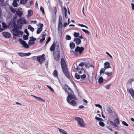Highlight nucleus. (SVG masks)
Wrapping results in <instances>:
<instances>
[{"mask_svg": "<svg viewBox=\"0 0 134 134\" xmlns=\"http://www.w3.org/2000/svg\"><path fill=\"white\" fill-rule=\"evenodd\" d=\"M76 100L77 98L75 95L72 96L71 95H69L68 96H67V102L73 106H75L76 105V102L74 100H72L70 102V100L72 99Z\"/></svg>", "mask_w": 134, "mask_h": 134, "instance_id": "nucleus-1", "label": "nucleus"}, {"mask_svg": "<svg viewBox=\"0 0 134 134\" xmlns=\"http://www.w3.org/2000/svg\"><path fill=\"white\" fill-rule=\"evenodd\" d=\"M44 54H43L41 56H39L38 57L34 56L31 57L32 60H36L38 61L40 64L43 63L45 60V59L44 58Z\"/></svg>", "mask_w": 134, "mask_h": 134, "instance_id": "nucleus-2", "label": "nucleus"}, {"mask_svg": "<svg viewBox=\"0 0 134 134\" xmlns=\"http://www.w3.org/2000/svg\"><path fill=\"white\" fill-rule=\"evenodd\" d=\"M84 48L82 47H80L79 46H77L75 49L74 55H78V52H79L80 54H81L84 50Z\"/></svg>", "mask_w": 134, "mask_h": 134, "instance_id": "nucleus-3", "label": "nucleus"}, {"mask_svg": "<svg viewBox=\"0 0 134 134\" xmlns=\"http://www.w3.org/2000/svg\"><path fill=\"white\" fill-rule=\"evenodd\" d=\"M75 119L77 121L80 127H84L85 126V123L82 119L78 117H75Z\"/></svg>", "mask_w": 134, "mask_h": 134, "instance_id": "nucleus-4", "label": "nucleus"}, {"mask_svg": "<svg viewBox=\"0 0 134 134\" xmlns=\"http://www.w3.org/2000/svg\"><path fill=\"white\" fill-rule=\"evenodd\" d=\"M62 68L64 74L67 78L69 79L70 77L66 66L62 67Z\"/></svg>", "mask_w": 134, "mask_h": 134, "instance_id": "nucleus-5", "label": "nucleus"}, {"mask_svg": "<svg viewBox=\"0 0 134 134\" xmlns=\"http://www.w3.org/2000/svg\"><path fill=\"white\" fill-rule=\"evenodd\" d=\"M19 41L20 43L22 44L23 46L26 48H28L29 47V45L27 44L26 42L25 41L23 40L21 38H19Z\"/></svg>", "mask_w": 134, "mask_h": 134, "instance_id": "nucleus-6", "label": "nucleus"}, {"mask_svg": "<svg viewBox=\"0 0 134 134\" xmlns=\"http://www.w3.org/2000/svg\"><path fill=\"white\" fill-rule=\"evenodd\" d=\"M58 52H53V57L54 59L56 61H58L59 60L60 58V53Z\"/></svg>", "mask_w": 134, "mask_h": 134, "instance_id": "nucleus-7", "label": "nucleus"}, {"mask_svg": "<svg viewBox=\"0 0 134 134\" xmlns=\"http://www.w3.org/2000/svg\"><path fill=\"white\" fill-rule=\"evenodd\" d=\"M17 21L23 25L26 24L28 23L27 21L23 18H20L18 19L17 20Z\"/></svg>", "mask_w": 134, "mask_h": 134, "instance_id": "nucleus-8", "label": "nucleus"}, {"mask_svg": "<svg viewBox=\"0 0 134 134\" xmlns=\"http://www.w3.org/2000/svg\"><path fill=\"white\" fill-rule=\"evenodd\" d=\"M8 25L9 28L12 27L13 26L17 25L16 23V20L11 19Z\"/></svg>", "mask_w": 134, "mask_h": 134, "instance_id": "nucleus-9", "label": "nucleus"}, {"mask_svg": "<svg viewBox=\"0 0 134 134\" xmlns=\"http://www.w3.org/2000/svg\"><path fill=\"white\" fill-rule=\"evenodd\" d=\"M30 40L28 42V44L30 45L33 44L35 43V41L36 40V38L32 36L30 37Z\"/></svg>", "mask_w": 134, "mask_h": 134, "instance_id": "nucleus-10", "label": "nucleus"}, {"mask_svg": "<svg viewBox=\"0 0 134 134\" xmlns=\"http://www.w3.org/2000/svg\"><path fill=\"white\" fill-rule=\"evenodd\" d=\"M2 34L3 36L6 38H9L11 37V34L8 32H3Z\"/></svg>", "mask_w": 134, "mask_h": 134, "instance_id": "nucleus-11", "label": "nucleus"}, {"mask_svg": "<svg viewBox=\"0 0 134 134\" xmlns=\"http://www.w3.org/2000/svg\"><path fill=\"white\" fill-rule=\"evenodd\" d=\"M77 45H79L81 43V41L79 38H75L73 40Z\"/></svg>", "mask_w": 134, "mask_h": 134, "instance_id": "nucleus-12", "label": "nucleus"}, {"mask_svg": "<svg viewBox=\"0 0 134 134\" xmlns=\"http://www.w3.org/2000/svg\"><path fill=\"white\" fill-rule=\"evenodd\" d=\"M31 96H33L34 98H35L36 99H37V100H38L39 101L41 102H45V101L44 100L42 99V98L38 97L36 96H35L33 95H31Z\"/></svg>", "mask_w": 134, "mask_h": 134, "instance_id": "nucleus-13", "label": "nucleus"}, {"mask_svg": "<svg viewBox=\"0 0 134 134\" xmlns=\"http://www.w3.org/2000/svg\"><path fill=\"white\" fill-rule=\"evenodd\" d=\"M61 67L66 66L65 62L64 59L63 58H62L61 59Z\"/></svg>", "mask_w": 134, "mask_h": 134, "instance_id": "nucleus-14", "label": "nucleus"}, {"mask_svg": "<svg viewBox=\"0 0 134 134\" xmlns=\"http://www.w3.org/2000/svg\"><path fill=\"white\" fill-rule=\"evenodd\" d=\"M127 90L129 92L132 97L134 96V91L132 88H130L129 89H128Z\"/></svg>", "mask_w": 134, "mask_h": 134, "instance_id": "nucleus-15", "label": "nucleus"}, {"mask_svg": "<svg viewBox=\"0 0 134 134\" xmlns=\"http://www.w3.org/2000/svg\"><path fill=\"white\" fill-rule=\"evenodd\" d=\"M110 64L108 62H106L104 63V68L105 69H107L109 68H111V67H110Z\"/></svg>", "mask_w": 134, "mask_h": 134, "instance_id": "nucleus-16", "label": "nucleus"}, {"mask_svg": "<svg viewBox=\"0 0 134 134\" xmlns=\"http://www.w3.org/2000/svg\"><path fill=\"white\" fill-rule=\"evenodd\" d=\"M55 42L53 43L50 48V50L51 51H53L55 49Z\"/></svg>", "mask_w": 134, "mask_h": 134, "instance_id": "nucleus-17", "label": "nucleus"}, {"mask_svg": "<svg viewBox=\"0 0 134 134\" xmlns=\"http://www.w3.org/2000/svg\"><path fill=\"white\" fill-rule=\"evenodd\" d=\"M64 90H65V92L66 93L67 92V93L68 94V96L69 95H71L72 96H73V95H74V94L72 91V92L70 91V90H67V89H65Z\"/></svg>", "mask_w": 134, "mask_h": 134, "instance_id": "nucleus-18", "label": "nucleus"}, {"mask_svg": "<svg viewBox=\"0 0 134 134\" xmlns=\"http://www.w3.org/2000/svg\"><path fill=\"white\" fill-rule=\"evenodd\" d=\"M13 28L12 29L13 32L17 33L18 30V28L17 25L13 27Z\"/></svg>", "mask_w": 134, "mask_h": 134, "instance_id": "nucleus-19", "label": "nucleus"}, {"mask_svg": "<svg viewBox=\"0 0 134 134\" xmlns=\"http://www.w3.org/2000/svg\"><path fill=\"white\" fill-rule=\"evenodd\" d=\"M63 88L64 90L67 89V88H68L69 90H70V91L72 93V89L66 84H65L64 85V87Z\"/></svg>", "mask_w": 134, "mask_h": 134, "instance_id": "nucleus-20", "label": "nucleus"}, {"mask_svg": "<svg viewBox=\"0 0 134 134\" xmlns=\"http://www.w3.org/2000/svg\"><path fill=\"white\" fill-rule=\"evenodd\" d=\"M16 14L19 17H20L23 13L21 11H20L19 10H18L16 11Z\"/></svg>", "mask_w": 134, "mask_h": 134, "instance_id": "nucleus-21", "label": "nucleus"}, {"mask_svg": "<svg viewBox=\"0 0 134 134\" xmlns=\"http://www.w3.org/2000/svg\"><path fill=\"white\" fill-rule=\"evenodd\" d=\"M106 109V110L108 113H109L111 115L113 114V111L109 107H107Z\"/></svg>", "mask_w": 134, "mask_h": 134, "instance_id": "nucleus-22", "label": "nucleus"}, {"mask_svg": "<svg viewBox=\"0 0 134 134\" xmlns=\"http://www.w3.org/2000/svg\"><path fill=\"white\" fill-rule=\"evenodd\" d=\"M18 33V34H13L15 36H18L19 35H23V32L21 31L18 30V32H17V33Z\"/></svg>", "mask_w": 134, "mask_h": 134, "instance_id": "nucleus-23", "label": "nucleus"}, {"mask_svg": "<svg viewBox=\"0 0 134 134\" xmlns=\"http://www.w3.org/2000/svg\"><path fill=\"white\" fill-rule=\"evenodd\" d=\"M63 20L62 16L61 15H59V17L58 24L61 25L62 24Z\"/></svg>", "mask_w": 134, "mask_h": 134, "instance_id": "nucleus-24", "label": "nucleus"}, {"mask_svg": "<svg viewBox=\"0 0 134 134\" xmlns=\"http://www.w3.org/2000/svg\"><path fill=\"white\" fill-rule=\"evenodd\" d=\"M114 121L116 124L119 125L120 124L119 120L118 118H116L114 120Z\"/></svg>", "mask_w": 134, "mask_h": 134, "instance_id": "nucleus-25", "label": "nucleus"}, {"mask_svg": "<svg viewBox=\"0 0 134 134\" xmlns=\"http://www.w3.org/2000/svg\"><path fill=\"white\" fill-rule=\"evenodd\" d=\"M75 46V44L73 42L71 43L70 44V47L71 49H74V48Z\"/></svg>", "mask_w": 134, "mask_h": 134, "instance_id": "nucleus-26", "label": "nucleus"}, {"mask_svg": "<svg viewBox=\"0 0 134 134\" xmlns=\"http://www.w3.org/2000/svg\"><path fill=\"white\" fill-rule=\"evenodd\" d=\"M103 79L102 76L100 77L98 79V82L99 84L102 83L103 82Z\"/></svg>", "mask_w": 134, "mask_h": 134, "instance_id": "nucleus-27", "label": "nucleus"}, {"mask_svg": "<svg viewBox=\"0 0 134 134\" xmlns=\"http://www.w3.org/2000/svg\"><path fill=\"white\" fill-rule=\"evenodd\" d=\"M53 75L55 77H58V71L56 70H54L53 73Z\"/></svg>", "mask_w": 134, "mask_h": 134, "instance_id": "nucleus-28", "label": "nucleus"}, {"mask_svg": "<svg viewBox=\"0 0 134 134\" xmlns=\"http://www.w3.org/2000/svg\"><path fill=\"white\" fill-rule=\"evenodd\" d=\"M12 5L13 7H17L18 4L17 3V1H14Z\"/></svg>", "mask_w": 134, "mask_h": 134, "instance_id": "nucleus-29", "label": "nucleus"}, {"mask_svg": "<svg viewBox=\"0 0 134 134\" xmlns=\"http://www.w3.org/2000/svg\"><path fill=\"white\" fill-rule=\"evenodd\" d=\"M17 26L18 27V29H21L22 27V24H21L20 23L17 21Z\"/></svg>", "mask_w": 134, "mask_h": 134, "instance_id": "nucleus-30", "label": "nucleus"}, {"mask_svg": "<svg viewBox=\"0 0 134 134\" xmlns=\"http://www.w3.org/2000/svg\"><path fill=\"white\" fill-rule=\"evenodd\" d=\"M59 132L62 134H68L66 131L63 130L59 129Z\"/></svg>", "mask_w": 134, "mask_h": 134, "instance_id": "nucleus-31", "label": "nucleus"}, {"mask_svg": "<svg viewBox=\"0 0 134 134\" xmlns=\"http://www.w3.org/2000/svg\"><path fill=\"white\" fill-rule=\"evenodd\" d=\"M110 124L112 125L113 126L115 127H118V126L116 125V124H115V122H114L111 121H110Z\"/></svg>", "mask_w": 134, "mask_h": 134, "instance_id": "nucleus-32", "label": "nucleus"}, {"mask_svg": "<svg viewBox=\"0 0 134 134\" xmlns=\"http://www.w3.org/2000/svg\"><path fill=\"white\" fill-rule=\"evenodd\" d=\"M28 0H20V3L22 4H26Z\"/></svg>", "mask_w": 134, "mask_h": 134, "instance_id": "nucleus-33", "label": "nucleus"}, {"mask_svg": "<svg viewBox=\"0 0 134 134\" xmlns=\"http://www.w3.org/2000/svg\"><path fill=\"white\" fill-rule=\"evenodd\" d=\"M75 77L77 79H79L80 78V75L77 73H75Z\"/></svg>", "mask_w": 134, "mask_h": 134, "instance_id": "nucleus-34", "label": "nucleus"}, {"mask_svg": "<svg viewBox=\"0 0 134 134\" xmlns=\"http://www.w3.org/2000/svg\"><path fill=\"white\" fill-rule=\"evenodd\" d=\"M28 29H30L31 31L33 32L34 30V28L30 25H29L28 27Z\"/></svg>", "mask_w": 134, "mask_h": 134, "instance_id": "nucleus-35", "label": "nucleus"}, {"mask_svg": "<svg viewBox=\"0 0 134 134\" xmlns=\"http://www.w3.org/2000/svg\"><path fill=\"white\" fill-rule=\"evenodd\" d=\"M104 74L107 75L108 76H110L112 74V72H111L106 71L105 72Z\"/></svg>", "mask_w": 134, "mask_h": 134, "instance_id": "nucleus-36", "label": "nucleus"}, {"mask_svg": "<svg viewBox=\"0 0 134 134\" xmlns=\"http://www.w3.org/2000/svg\"><path fill=\"white\" fill-rule=\"evenodd\" d=\"M62 25L61 24V25H58V31H60L61 32L62 31Z\"/></svg>", "mask_w": 134, "mask_h": 134, "instance_id": "nucleus-37", "label": "nucleus"}, {"mask_svg": "<svg viewBox=\"0 0 134 134\" xmlns=\"http://www.w3.org/2000/svg\"><path fill=\"white\" fill-rule=\"evenodd\" d=\"M43 29H41V28H38L37 29V34H40L41 32L42 31V30Z\"/></svg>", "mask_w": 134, "mask_h": 134, "instance_id": "nucleus-38", "label": "nucleus"}, {"mask_svg": "<svg viewBox=\"0 0 134 134\" xmlns=\"http://www.w3.org/2000/svg\"><path fill=\"white\" fill-rule=\"evenodd\" d=\"M10 9L11 11L13 13H14L16 11V10L14 8L12 7L10 8Z\"/></svg>", "mask_w": 134, "mask_h": 134, "instance_id": "nucleus-39", "label": "nucleus"}, {"mask_svg": "<svg viewBox=\"0 0 134 134\" xmlns=\"http://www.w3.org/2000/svg\"><path fill=\"white\" fill-rule=\"evenodd\" d=\"M29 35H24L23 36V39L25 40H27L28 39V36Z\"/></svg>", "mask_w": 134, "mask_h": 134, "instance_id": "nucleus-40", "label": "nucleus"}, {"mask_svg": "<svg viewBox=\"0 0 134 134\" xmlns=\"http://www.w3.org/2000/svg\"><path fill=\"white\" fill-rule=\"evenodd\" d=\"M74 35L75 37H78L79 36V33L75 32L74 33Z\"/></svg>", "mask_w": 134, "mask_h": 134, "instance_id": "nucleus-41", "label": "nucleus"}, {"mask_svg": "<svg viewBox=\"0 0 134 134\" xmlns=\"http://www.w3.org/2000/svg\"><path fill=\"white\" fill-rule=\"evenodd\" d=\"M82 30L83 32H85V33L87 34V35H89L90 32L88 30L83 29H82Z\"/></svg>", "mask_w": 134, "mask_h": 134, "instance_id": "nucleus-42", "label": "nucleus"}, {"mask_svg": "<svg viewBox=\"0 0 134 134\" xmlns=\"http://www.w3.org/2000/svg\"><path fill=\"white\" fill-rule=\"evenodd\" d=\"M2 27H3L4 29H6L7 28L8 26L5 23H3Z\"/></svg>", "mask_w": 134, "mask_h": 134, "instance_id": "nucleus-43", "label": "nucleus"}, {"mask_svg": "<svg viewBox=\"0 0 134 134\" xmlns=\"http://www.w3.org/2000/svg\"><path fill=\"white\" fill-rule=\"evenodd\" d=\"M51 40V37L49 36L48 37L47 41H46V43L45 45H46L48 43V42L50 41Z\"/></svg>", "mask_w": 134, "mask_h": 134, "instance_id": "nucleus-44", "label": "nucleus"}, {"mask_svg": "<svg viewBox=\"0 0 134 134\" xmlns=\"http://www.w3.org/2000/svg\"><path fill=\"white\" fill-rule=\"evenodd\" d=\"M105 69L104 68H101V69L100 71V75H101L102 73L104 72L105 71Z\"/></svg>", "mask_w": 134, "mask_h": 134, "instance_id": "nucleus-45", "label": "nucleus"}, {"mask_svg": "<svg viewBox=\"0 0 134 134\" xmlns=\"http://www.w3.org/2000/svg\"><path fill=\"white\" fill-rule=\"evenodd\" d=\"M99 124L100 126L102 127H104L105 125L104 123L102 121H100Z\"/></svg>", "mask_w": 134, "mask_h": 134, "instance_id": "nucleus-46", "label": "nucleus"}, {"mask_svg": "<svg viewBox=\"0 0 134 134\" xmlns=\"http://www.w3.org/2000/svg\"><path fill=\"white\" fill-rule=\"evenodd\" d=\"M95 119L98 121H103V120L101 118L97 117L96 116L95 117Z\"/></svg>", "mask_w": 134, "mask_h": 134, "instance_id": "nucleus-47", "label": "nucleus"}, {"mask_svg": "<svg viewBox=\"0 0 134 134\" xmlns=\"http://www.w3.org/2000/svg\"><path fill=\"white\" fill-rule=\"evenodd\" d=\"M28 14L29 15H31V14L32 13V11L31 9L29 10H28Z\"/></svg>", "mask_w": 134, "mask_h": 134, "instance_id": "nucleus-48", "label": "nucleus"}, {"mask_svg": "<svg viewBox=\"0 0 134 134\" xmlns=\"http://www.w3.org/2000/svg\"><path fill=\"white\" fill-rule=\"evenodd\" d=\"M122 124H123V125L126 126L127 127L129 126L128 124L124 121H122Z\"/></svg>", "mask_w": 134, "mask_h": 134, "instance_id": "nucleus-49", "label": "nucleus"}, {"mask_svg": "<svg viewBox=\"0 0 134 134\" xmlns=\"http://www.w3.org/2000/svg\"><path fill=\"white\" fill-rule=\"evenodd\" d=\"M56 51L55 52H58L60 53V49H59V46L58 45L56 47Z\"/></svg>", "mask_w": 134, "mask_h": 134, "instance_id": "nucleus-50", "label": "nucleus"}, {"mask_svg": "<svg viewBox=\"0 0 134 134\" xmlns=\"http://www.w3.org/2000/svg\"><path fill=\"white\" fill-rule=\"evenodd\" d=\"M71 38V36L69 35H67L66 36V39L67 40H69Z\"/></svg>", "mask_w": 134, "mask_h": 134, "instance_id": "nucleus-51", "label": "nucleus"}, {"mask_svg": "<svg viewBox=\"0 0 134 134\" xmlns=\"http://www.w3.org/2000/svg\"><path fill=\"white\" fill-rule=\"evenodd\" d=\"M40 10L42 12V14H44V12L43 7L41 6L40 8Z\"/></svg>", "mask_w": 134, "mask_h": 134, "instance_id": "nucleus-52", "label": "nucleus"}, {"mask_svg": "<svg viewBox=\"0 0 134 134\" xmlns=\"http://www.w3.org/2000/svg\"><path fill=\"white\" fill-rule=\"evenodd\" d=\"M111 84H109L105 86V88L108 90L110 89V87L111 86Z\"/></svg>", "mask_w": 134, "mask_h": 134, "instance_id": "nucleus-53", "label": "nucleus"}, {"mask_svg": "<svg viewBox=\"0 0 134 134\" xmlns=\"http://www.w3.org/2000/svg\"><path fill=\"white\" fill-rule=\"evenodd\" d=\"M47 87L52 92H54V90L50 86H49L48 85H47Z\"/></svg>", "mask_w": 134, "mask_h": 134, "instance_id": "nucleus-54", "label": "nucleus"}, {"mask_svg": "<svg viewBox=\"0 0 134 134\" xmlns=\"http://www.w3.org/2000/svg\"><path fill=\"white\" fill-rule=\"evenodd\" d=\"M78 25L79 26H81V27H85L87 29H88V27L87 26H86V25H85L82 24H78Z\"/></svg>", "mask_w": 134, "mask_h": 134, "instance_id": "nucleus-55", "label": "nucleus"}, {"mask_svg": "<svg viewBox=\"0 0 134 134\" xmlns=\"http://www.w3.org/2000/svg\"><path fill=\"white\" fill-rule=\"evenodd\" d=\"M86 77V75L85 74H83V75H82L80 77L81 78L82 80L84 79Z\"/></svg>", "mask_w": 134, "mask_h": 134, "instance_id": "nucleus-56", "label": "nucleus"}, {"mask_svg": "<svg viewBox=\"0 0 134 134\" xmlns=\"http://www.w3.org/2000/svg\"><path fill=\"white\" fill-rule=\"evenodd\" d=\"M78 66L76 64H74L73 65V67H74L75 69H76L78 68Z\"/></svg>", "mask_w": 134, "mask_h": 134, "instance_id": "nucleus-57", "label": "nucleus"}, {"mask_svg": "<svg viewBox=\"0 0 134 134\" xmlns=\"http://www.w3.org/2000/svg\"><path fill=\"white\" fill-rule=\"evenodd\" d=\"M25 55V56H29L31 54V53L30 52L27 53H24Z\"/></svg>", "mask_w": 134, "mask_h": 134, "instance_id": "nucleus-58", "label": "nucleus"}, {"mask_svg": "<svg viewBox=\"0 0 134 134\" xmlns=\"http://www.w3.org/2000/svg\"><path fill=\"white\" fill-rule=\"evenodd\" d=\"M95 106L96 107H98L100 108L101 109L102 108V106L98 104H96L95 105Z\"/></svg>", "mask_w": 134, "mask_h": 134, "instance_id": "nucleus-59", "label": "nucleus"}, {"mask_svg": "<svg viewBox=\"0 0 134 134\" xmlns=\"http://www.w3.org/2000/svg\"><path fill=\"white\" fill-rule=\"evenodd\" d=\"M64 12V13H66L67 12V10L65 6H64L63 8Z\"/></svg>", "mask_w": 134, "mask_h": 134, "instance_id": "nucleus-60", "label": "nucleus"}, {"mask_svg": "<svg viewBox=\"0 0 134 134\" xmlns=\"http://www.w3.org/2000/svg\"><path fill=\"white\" fill-rule=\"evenodd\" d=\"M18 54H19V55H20V56H21V57H23V56H25V55L24 54V53H18Z\"/></svg>", "mask_w": 134, "mask_h": 134, "instance_id": "nucleus-61", "label": "nucleus"}, {"mask_svg": "<svg viewBox=\"0 0 134 134\" xmlns=\"http://www.w3.org/2000/svg\"><path fill=\"white\" fill-rule=\"evenodd\" d=\"M47 35V34L46 33L44 32V34H42L41 37L42 38H44L45 39V37Z\"/></svg>", "mask_w": 134, "mask_h": 134, "instance_id": "nucleus-62", "label": "nucleus"}, {"mask_svg": "<svg viewBox=\"0 0 134 134\" xmlns=\"http://www.w3.org/2000/svg\"><path fill=\"white\" fill-rule=\"evenodd\" d=\"M84 62H82L80 63L78 66H79L81 67L83 66L84 65Z\"/></svg>", "mask_w": 134, "mask_h": 134, "instance_id": "nucleus-63", "label": "nucleus"}, {"mask_svg": "<svg viewBox=\"0 0 134 134\" xmlns=\"http://www.w3.org/2000/svg\"><path fill=\"white\" fill-rule=\"evenodd\" d=\"M24 32L27 34L29 35V34L28 32L27 29H26L24 30Z\"/></svg>", "mask_w": 134, "mask_h": 134, "instance_id": "nucleus-64", "label": "nucleus"}]
</instances>
